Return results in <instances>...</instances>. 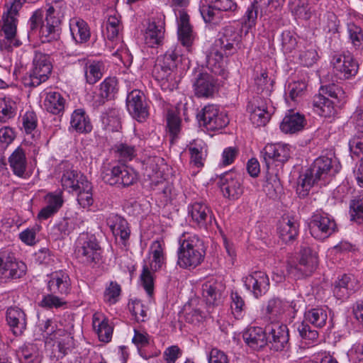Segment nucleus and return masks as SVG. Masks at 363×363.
Returning a JSON list of instances; mask_svg holds the SVG:
<instances>
[{"label": "nucleus", "mask_w": 363, "mask_h": 363, "mask_svg": "<svg viewBox=\"0 0 363 363\" xmlns=\"http://www.w3.org/2000/svg\"><path fill=\"white\" fill-rule=\"evenodd\" d=\"M337 172V167L334 168L331 158L327 157L317 158L313 165L299 176L297 193L299 196L305 197L313 185L315 184L325 185L330 182V177Z\"/></svg>", "instance_id": "f257e3e1"}, {"label": "nucleus", "mask_w": 363, "mask_h": 363, "mask_svg": "<svg viewBox=\"0 0 363 363\" xmlns=\"http://www.w3.org/2000/svg\"><path fill=\"white\" fill-rule=\"evenodd\" d=\"M242 40L241 31L231 25L224 27L218 40L220 50L213 49L207 56L208 66L215 74H221L223 66V56L231 55L240 48Z\"/></svg>", "instance_id": "f03ea898"}, {"label": "nucleus", "mask_w": 363, "mask_h": 363, "mask_svg": "<svg viewBox=\"0 0 363 363\" xmlns=\"http://www.w3.org/2000/svg\"><path fill=\"white\" fill-rule=\"evenodd\" d=\"M181 58L177 49H169L157 58L152 73L162 90L172 91L177 88L180 81L177 64Z\"/></svg>", "instance_id": "7ed1b4c3"}, {"label": "nucleus", "mask_w": 363, "mask_h": 363, "mask_svg": "<svg viewBox=\"0 0 363 363\" xmlns=\"http://www.w3.org/2000/svg\"><path fill=\"white\" fill-rule=\"evenodd\" d=\"M177 264L183 269L195 268L203 260V240L196 234L184 233L179 238Z\"/></svg>", "instance_id": "20e7f679"}, {"label": "nucleus", "mask_w": 363, "mask_h": 363, "mask_svg": "<svg viewBox=\"0 0 363 363\" xmlns=\"http://www.w3.org/2000/svg\"><path fill=\"white\" fill-rule=\"evenodd\" d=\"M38 0H13L11 6L7 9L2 16L3 25L0 35L4 36L0 40V49L4 51H11L13 48H18L21 45V41L17 38V18L18 10L22 5L28 1L35 3Z\"/></svg>", "instance_id": "39448f33"}, {"label": "nucleus", "mask_w": 363, "mask_h": 363, "mask_svg": "<svg viewBox=\"0 0 363 363\" xmlns=\"http://www.w3.org/2000/svg\"><path fill=\"white\" fill-rule=\"evenodd\" d=\"M67 9V4L64 0H47L45 20L41 26V35L44 38L43 42L57 39Z\"/></svg>", "instance_id": "423d86ee"}, {"label": "nucleus", "mask_w": 363, "mask_h": 363, "mask_svg": "<svg viewBox=\"0 0 363 363\" xmlns=\"http://www.w3.org/2000/svg\"><path fill=\"white\" fill-rule=\"evenodd\" d=\"M52 69L49 55L40 51H35L32 68L22 78L26 87L34 88L46 82Z\"/></svg>", "instance_id": "0eeeda50"}, {"label": "nucleus", "mask_w": 363, "mask_h": 363, "mask_svg": "<svg viewBox=\"0 0 363 363\" xmlns=\"http://www.w3.org/2000/svg\"><path fill=\"white\" fill-rule=\"evenodd\" d=\"M101 178L104 183L119 189L135 184L138 180L135 169L125 164L107 165L104 167Z\"/></svg>", "instance_id": "6e6552de"}, {"label": "nucleus", "mask_w": 363, "mask_h": 363, "mask_svg": "<svg viewBox=\"0 0 363 363\" xmlns=\"http://www.w3.org/2000/svg\"><path fill=\"white\" fill-rule=\"evenodd\" d=\"M75 254L80 262L95 264L101 259V248L94 235L81 234L77 240Z\"/></svg>", "instance_id": "1a4fd4ad"}, {"label": "nucleus", "mask_w": 363, "mask_h": 363, "mask_svg": "<svg viewBox=\"0 0 363 363\" xmlns=\"http://www.w3.org/2000/svg\"><path fill=\"white\" fill-rule=\"evenodd\" d=\"M188 214L197 228L208 230L217 222L211 207L204 201H194L188 206Z\"/></svg>", "instance_id": "9d476101"}, {"label": "nucleus", "mask_w": 363, "mask_h": 363, "mask_svg": "<svg viewBox=\"0 0 363 363\" xmlns=\"http://www.w3.org/2000/svg\"><path fill=\"white\" fill-rule=\"evenodd\" d=\"M311 235L318 240H324L337 230V225L332 216L323 211H315L308 223Z\"/></svg>", "instance_id": "9b49d317"}, {"label": "nucleus", "mask_w": 363, "mask_h": 363, "mask_svg": "<svg viewBox=\"0 0 363 363\" xmlns=\"http://www.w3.org/2000/svg\"><path fill=\"white\" fill-rule=\"evenodd\" d=\"M198 117L200 123L208 130H218L225 128L229 123V118L226 112L214 104L205 106L198 114Z\"/></svg>", "instance_id": "f8f14e48"}, {"label": "nucleus", "mask_w": 363, "mask_h": 363, "mask_svg": "<svg viewBox=\"0 0 363 363\" xmlns=\"http://www.w3.org/2000/svg\"><path fill=\"white\" fill-rule=\"evenodd\" d=\"M330 65L334 75L342 80L354 77L359 69L357 62L350 52L334 55Z\"/></svg>", "instance_id": "ddd939ff"}, {"label": "nucleus", "mask_w": 363, "mask_h": 363, "mask_svg": "<svg viewBox=\"0 0 363 363\" xmlns=\"http://www.w3.org/2000/svg\"><path fill=\"white\" fill-rule=\"evenodd\" d=\"M267 344L274 352L287 351L290 347L289 331L285 324L279 323L266 327Z\"/></svg>", "instance_id": "4468645a"}, {"label": "nucleus", "mask_w": 363, "mask_h": 363, "mask_svg": "<svg viewBox=\"0 0 363 363\" xmlns=\"http://www.w3.org/2000/svg\"><path fill=\"white\" fill-rule=\"evenodd\" d=\"M218 185L223 196L230 201L238 199L244 192L240 175L233 172L223 174L220 177Z\"/></svg>", "instance_id": "2eb2a0df"}, {"label": "nucleus", "mask_w": 363, "mask_h": 363, "mask_svg": "<svg viewBox=\"0 0 363 363\" xmlns=\"http://www.w3.org/2000/svg\"><path fill=\"white\" fill-rule=\"evenodd\" d=\"M317 264L316 254L310 247H304L301 251L298 264L288 266L287 271L295 279H301L309 276L315 269Z\"/></svg>", "instance_id": "dca6fc26"}, {"label": "nucleus", "mask_w": 363, "mask_h": 363, "mask_svg": "<svg viewBox=\"0 0 363 363\" xmlns=\"http://www.w3.org/2000/svg\"><path fill=\"white\" fill-rule=\"evenodd\" d=\"M165 33V16L157 12L150 20L145 33V43L151 48L162 43Z\"/></svg>", "instance_id": "f3484780"}, {"label": "nucleus", "mask_w": 363, "mask_h": 363, "mask_svg": "<svg viewBox=\"0 0 363 363\" xmlns=\"http://www.w3.org/2000/svg\"><path fill=\"white\" fill-rule=\"evenodd\" d=\"M126 106L131 116L138 122H143L149 116V107L143 92L138 89L130 91L126 99Z\"/></svg>", "instance_id": "a211bd4d"}, {"label": "nucleus", "mask_w": 363, "mask_h": 363, "mask_svg": "<svg viewBox=\"0 0 363 363\" xmlns=\"http://www.w3.org/2000/svg\"><path fill=\"white\" fill-rule=\"evenodd\" d=\"M27 267L17 260L11 253L0 255V278L9 280L22 277L26 272Z\"/></svg>", "instance_id": "6ab92c4d"}, {"label": "nucleus", "mask_w": 363, "mask_h": 363, "mask_svg": "<svg viewBox=\"0 0 363 363\" xmlns=\"http://www.w3.org/2000/svg\"><path fill=\"white\" fill-rule=\"evenodd\" d=\"M59 169L62 174L60 179L62 186L69 193H74L75 190L79 189L82 183L88 181L86 176L68 162H62Z\"/></svg>", "instance_id": "aec40b11"}, {"label": "nucleus", "mask_w": 363, "mask_h": 363, "mask_svg": "<svg viewBox=\"0 0 363 363\" xmlns=\"http://www.w3.org/2000/svg\"><path fill=\"white\" fill-rule=\"evenodd\" d=\"M291 153V146L281 143L267 144L261 152L267 169L274 162H286L290 158Z\"/></svg>", "instance_id": "412c9836"}, {"label": "nucleus", "mask_w": 363, "mask_h": 363, "mask_svg": "<svg viewBox=\"0 0 363 363\" xmlns=\"http://www.w3.org/2000/svg\"><path fill=\"white\" fill-rule=\"evenodd\" d=\"M224 291L225 286L213 277L206 279L201 286L202 297L209 306H218L222 303Z\"/></svg>", "instance_id": "4be33fe9"}, {"label": "nucleus", "mask_w": 363, "mask_h": 363, "mask_svg": "<svg viewBox=\"0 0 363 363\" xmlns=\"http://www.w3.org/2000/svg\"><path fill=\"white\" fill-rule=\"evenodd\" d=\"M47 289L50 293L61 296H67L72 289L71 279L64 270H57L48 275Z\"/></svg>", "instance_id": "5701e85b"}, {"label": "nucleus", "mask_w": 363, "mask_h": 363, "mask_svg": "<svg viewBox=\"0 0 363 363\" xmlns=\"http://www.w3.org/2000/svg\"><path fill=\"white\" fill-rule=\"evenodd\" d=\"M247 111L250 114L251 122L256 126L265 125L271 117L266 101L259 96L254 97L248 102Z\"/></svg>", "instance_id": "b1692460"}, {"label": "nucleus", "mask_w": 363, "mask_h": 363, "mask_svg": "<svg viewBox=\"0 0 363 363\" xmlns=\"http://www.w3.org/2000/svg\"><path fill=\"white\" fill-rule=\"evenodd\" d=\"M244 284L255 298H259L269 290V279L265 272L254 271L244 278Z\"/></svg>", "instance_id": "393cba45"}, {"label": "nucleus", "mask_w": 363, "mask_h": 363, "mask_svg": "<svg viewBox=\"0 0 363 363\" xmlns=\"http://www.w3.org/2000/svg\"><path fill=\"white\" fill-rule=\"evenodd\" d=\"M178 26V38L182 45L190 48L195 39V33L190 23L189 16L184 10L178 11L176 14Z\"/></svg>", "instance_id": "a878e982"}, {"label": "nucleus", "mask_w": 363, "mask_h": 363, "mask_svg": "<svg viewBox=\"0 0 363 363\" xmlns=\"http://www.w3.org/2000/svg\"><path fill=\"white\" fill-rule=\"evenodd\" d=\"M299 224L293 216L284 215L277 224V233L285 243L293 242L298 235Z\"/></svg>", "instance_id": "bb28decb"}, {"label": "nucleus", "mask_w": 363, "mask_h": 363, "mask_svg": "<svg viewBox=\"0 0 363 363\" xmlns=\"http://www.w3.org/2000/svg\"><path fill=\"white\" fill-rule=\"evenodd\" d=\"M193 88L196 96L208 98L216 90V82L212 75L206 72L199 73L194 79Z\"/></svg>", "instance_id": "cd10ccee"}, {"label": "nucleus", "mask_w": 363, "mask_h": 363, "mask_svg": "<svg viewBox=\"0 0 363 363\" xmlns=\"http://www.w3.org/2000/svg\"><path fill=\"white\" fill-rule=\"evenodd\" d=\"M107 225L115 237H119L123 245H126L130 235L127 220L116 213H110L106 220Z\"/></svg>", "instance_id": "c85d7f7f"}, {"label": "nucleus", "mask_w": 363, "mask_h": 363, "mask_svg": "<svg viewBox=\"0 0 363 363\" xmlns=\"http://www.w3.org/2000/svg\"><path fill=\"white\" fill-rule=\"evenodd\" d=\"M79 226L77 217H65L55 223L49 230V236L55 240L65 238Z\"/></svg>", "instance_id": "c756f323"}, {"label": "nucleus", "mask_w": 363, "mask_h": 363, "mask_svg": "<svg viewBox=\"0 0 363 363\" xmlns=\"http://www.w3.org/2000/svg\"><path fill=\"white\" fill-rule=\"evenodd\" d=\"M79 62L82 66L87 84L93 85L102 78L104 72V64L102 61L84 58L79 60Z\"/></svg>", "instance_id": "7c9ffc66"}, {"label": "nucleus", "mask_w": 363, "mask_h": 363, "mask_svg": "<svg viewBox=\"0 0 363 363\" xmlns=\"http://www.w3.org/2000/svg\"><path fill=\"white\" fill-rule=\"evenodd\" d=\"M271 0H254L247 8L244 15L241 18L242 27L250 30L255 28L257 24L258 12L262 15L263 9L267 7Z\"/></svg>", "instance_id": "2f4dec72"}, {"label": "nucleus", "mask_w": 363, "mask_h": 363, "mask_svg": "<svg viewBox=\"0 0 363 363\" xmlns=\"http://www.w3.org/2000/svg\"><path fill=\"white\" fill-rule=\"evenodd\" d=\"M242 337L245 342L253 350H259L267 344V331L261 327H249Z\"/></svg>", "instance_id": "473e14b6"}, {"label": "nucleus", "mask_w": 363, "mask_h": 363, "mask_svg": "<svg viewBox=\"0 0 363 363\" xmlns=\"http://www.w3.org/2000/svg\"><path fill=\"white\" fill-rule=\"evenodd\" d=\"M6 321L15 335H21L26 328V315L18 307H10L7 309Z\"/></svg>", "instance_id": "72a5a7b5"}, {"label": "nucleus", "mask_w": 363, "mask_h": 363, "mask_svg": "<svg viewBox=\"0 0 363 363\" xmlns=\"http://www.w3.org/2000/svg\"><path fill=\"white\" fill-rule=\"evenodd\" d=\"M43 105L45 110L54 115H63L67 101L58 91H50L45 94Z\"/></svg>", "instance_id": "f704fd0d"}, {"label": "nucleus", "mask_w": 363, "mask_h": 363, "mask_svg": "<svg viewBox=\"0 0 363 363\" xmlns=\"http://www.w3.org/2000/svg\"><path fill=\"white\" fill-rule=\"evenodd\" d=\"M306 125V119L303 115L290 111L283 118L280 129L283 133L294 134L302 130Z\"/></svg>", "instance_id": "c9c22d12"}, {"label": "nucleus", "mask_w": 363, "mask_h": 363, "mask_svg": "<svg viewBox=\"0 0 363 363\" xmlns=\"http://www.w3.org/2000/svg\"><path fill=\"white\" fill-rule=\"evenodd\" d=\"M149 255L151 270L157 271L162 269L166 260L164 241H153L150 247Z\"/></svg>", "instance_id": "e433bc0d"}, {"label": "nucleus", "mask_w": 363, "mask_h": 363, "mask_svg": "<svg viewBox=\"0 0 363 363\" xmlns=\"http://www.w3.org/2000/svg\"><path fill=\"white\" fill-rule=\"evenodd\" d=\"M69 30L72 39L77 43H83L90 38V30L87 23L77 17L69 20Z\"/></svg>", "instance_id": "4c0bfd02"}, {"label": "nucleus", "mask_w": 363, "mask_h": 363, "mask_svg": "<svg viewBox=\"0 0 363 363\" xmlns=\"http://www.w3.org/2000/svg\"><path fill=\"white\" fill-rule=\"evenodd\" d=\"M313 108L315 113L323 118H330L336 113L334 103L322 94H316L313 97Z\"/></svg>", "instance_id": "58836bf2"}, {"label": "nucleus", "mask_w": 363, "mask_h": 363, "mask_svg": "<svg viewBox=\"0 0 363 363\" xmlns=\"http://www.w3.org/2000/svg\"><path fill=\"white\" fill-rule=\"evenodd\" d=\"M70 127L79 133H88L91 131L90 118L84 108H77L72 112Z\"/></svg>", "instance_id": "ea45409f"}, {"label": "nucleus", "mask_w": 363, "mask_h": 363, "mask_svg": "<svg viewBox=\"0 0 363 363\" xmlns=\"http://www.w3.org/2000/svg\"><path fill=\"white\" fill-rule=\"evenodd\" d=\"M20 363H41L42 355L35 344L26 343L16 350Z\"/></svg>", "instance_id": "a19ab883"}, {"label": "nucleus", "mask_w": 363, "mask_h": 363, "mask_svg": "<svg viewBox=\"0 0 363 363\" xmlns=\"http://www.w3.org/2000/svg\"><path fill=\"white\" fill-rule=\"evenodd\" d=\"M9 163L13 174L19 177H23L27 167V159L25 150L18 147L9 157Z\"/></svg>", "instance_id": "79ce46f5"}, {"label": "nucleus", "mask_w": 363, "mask_h": 363, "mask_svg": "<svg viewBox=\"0 0 363 363\" xmlns=\"http://www.w3.org/2000/svg\"><path fill=\"white\" fill-rule=\"evenodd\" d=\"M333 292L334 296L340 300L347 299L353 292V282L350 275L343 274L335 281Z\"/></svg>", "instance_id": "37998d69"}, {"label": "nucleus", "mask_w": 363, "mask_h": 363, "mask_svg": "<svg viewBox=\"0 0 363 363\" xmlns=\"http://www.w3.org/2000/svg\"><path fill=\"white\" fill-rule=\"evenodd\" d=\"M191 162L197 167L203 166L207 155V146L201 140H195L189 146Z\"/></svg>", "instance_id": "c03bdc74"}, {"label": "nucleus", "mask_w": 363, "mask_h": 363, "mask_svg": "<svg viewBox=\"0 0 363 363\" xmlns=\"http://www.w3.org/2000/svg\"><path fill=\"white\" fill-rule=\"evenodd\" d=\"M328 320V312L323 308H314L305 312L303 322L310 323L314 327L320 328L325 325Z\"/></svg>", "instance_id": "a18cd8bd"}, {"label": "nucleus", "mask_w": 363, "mask_h": 363, "mask_svg": "<svg viewBox=\"0 0 363 363\" xmlns=\"http://www.w3.org/2000/svg\"><path fill=\"white\" fill-rule=\"evenodd\" d=\"M122 28L119 14L115 11H111L106 23L104 35L108 40H113L118 38Z\"/></svg>", "instance_id": "49530a36"}, {"label": "nucleus", "mask_w": 363, "mask_h": 363, "mask_svg": "<svg viewBox=\"0 0 363 363\" xmlns=\"http://www.w3.org/2000/svg\"><path fill=\"white\" fill-rule=\"evenodd\" d=\"M17 113L16 103L10 97L0 98V122L5 123L13 118Z\"/></svg>", "instance_id": "de8ad7c7"}, {"label": "nucleus", "mask_w": 363, "mask_h": 363, "mask_svg": "<svg viewBox=\"0 0 363 363\" xmlns=\"http://www.w3.org/2000/svg\"><path fill=\"white\" fill-rule=\"evenodd\" d=\"M101 121L105 128L112 132L118 131L121 127L120 111L116 108H109L101 116Z\"/></svg>", "instance_id": "09e8293b"}, {"label": "nucleus", "mask_w": 363, "mask_h": 363, "mask_svg": "<svg viewBox=\"0 0 363 363\" xmlns=\"http://www.w3.org/2000/svg\"><path fill=\"white\" fill-rule=\"evenodd\" d=\"M73 194H77V201L82 207L86 208L92 205V186L89 181L82 183L79 189L75 190Z\"/></svg>", "instance_id": "8fccbe9b"}, {"label": "nucleus", "mask_w": 363, "mask_h": 363, "mask_svg": "<svg viewBox=\"0 0 363 363\" xmlns=\"http://www.w3.org/2000/svg\"><path fill=\"white\" fill-rule=\"evenodd\" d=\"M177 107L170 108L167 112V123L170 135L177 138L181 130V118Z\"/></svg>", "instance_id": "3c124183"}, {"label": "nucleus", "mask_w": 363, "mask_h": 363, "mask_svg": "<svg viewBox=\"0 0 363 363\" xmlns=\"http://www.w3.org/2000/svg\"><path fill=\"white\" fill-rule=\"evenodd\" d=\"M298 334L306 345L316 344L318 342V333L316 330L312 329L311 327L305 322L298 323L297 326Z\"/></svg>", "instance_id": "603ef678"}, {"label": "nucleus", "mask_w": 363, "mask_h": 363, "mask_svg": "<svg viewBox=\"0 0 363 363\" xmlns=\"http://www.w3.org/2000/svg\"><path fill=\"white\" fill-rule=\"evenodd\" d=\"M348 38L356 50H363V28L353 22L347 24Z\"/></svg>", "instance_id": "864d4df0"}, {"label": "nucleus", "mask_w": 363, "mask_h": 363, "mask_svg": "<svg viewBox=\"0 0 363 363\" xmlns=\"http://www.w3.org/2000/svg\"><path fill=\"white\" fill-rule=\"evenodd\" d=\"M93 325L96 330L100 341L108 342L111 340L113 328L108 324L106 318L99 320L98 318H94Z\"/></svg>", "instance_id": "5fc2aeb1"}, {"label": "nucleus", "mask_w": 363, "mask_h": 363, "mask_svg": "<svg viewBox=\"0 0 363 363\" xmlns=\"http://www.w3.org/2000/svg\"><path fill=\"white\" fill-rule=\"evenodd\" d=\"M99 89L108 100L113 99L118 91V82L115 77H106L99 85Z\"/></svg>", "instance_id": "6e6d98bb"}, {"label": "nucleus", "mask_w": 363, "mask_h": 363, "mask_svg": "<svg viewBox=\"0 0 363 363\" xmlns=\"http://www.w3.org/2000/svg\"><path fill=\"white\" fill-rule=\"evenodd\" d=\"M67 302L64 300V296L57 294L50 293L43 296L40 301V306L48 309L60 308L65 306Z\"/></svg>", "instance_id": "4d7b16f0"}, {"label": "nucleus", "mask_w": 363, "mask_h": 363, "mask_svg": "<svg viewBox=\"0 0 363 363\" xmlns=\"http://www.w3.org/2000/svg\"><path fill=\"white\" fill-rule=\"evenodd\" d=\"M114 150L117 157L123 162L132 160L136 155L135 147L126 143L116 145Z\"/></svg>", "instance_id": "13d9d810"}, {"label": "nucleus", "mask_w": 363, "mask_h": 363, "mask_svg": "<svg viewBox=\"0 0 363 363\" xmlns=\"http://www.w3.org/2000/svg\"><path fill=\"white\" fill-rule=\"evenodd\" d=\"M200 13L206 23H211L216 25L221 21V13L212 4L201 6L200 7Z\"/></svg>", "instance_id": "bf43d9fd"}, {"label": "nucleus", "mask_w": 363, "mask_h": 363, "mask_svg": "<svg viewBox=\"0 0 363 363\" xmlns=\"http://www.w3.org/2000/svg\"><path fill=\"white\" fill-rule=\"evenodd\" d=\"M273 83V81L268 78V74L266 71H263L260 75L257 76L255 79L257 91L265 96H269L272 92Z\"/></svg>", "instance_id": "052dcab7"}, {"label": "nucleus", "mask_w": 363, "mask_h": 363, "mask_svg": "<svg viewBox=\"0 0 363 363\" xmlns=\"http://www.w3.org/2000/svg\"><path fill=\"white\" fill-rule=\"evenodd\" d=\"M286 304L279 298L270 299L266 306V314L269 319L276 318L285 311Z\"/></svg>", "instance_id": "680f3d73"}, {"label": "nucleus", "mask_w": 363, "mask_h": 363, "mask_svg": "<svg viewBox=\"0 0 363 363\" xmlns=\"http://www.w3.org/2000/svg\"><path fill=\"white\" fill-rule=\"evenodd\" d=\"M121 293V287L116 281H111L106 287L104 293L105 302L110 305L115 304L118 301Z\"/></svg>", "instance_id": "e2e57ef3"}, {"label": "nucleus", "mask_w": 363, "mask_h": 363, "mask_svg": "<svg viewBox=\"0 0 363 363\" xmlns=\"http://www.w3.org/2000/svg\"><path fill=\"white\" fill-rule=\"evenodd\" d=\"M351 216L353 220L359 219L363 221V190L354 196L350 202Z\"/></svg>", "instance_id": "0e129e2a"}, {"label": "nucleus", "mask_w": 363, "mask_h": 363, "mask_svg": "<svg viewBox=\"0 0 363 363\" xmlns=\"http://www.w3.org/2000/svg\"><path fill=\"white\" fill-rule=\"evenodd\" d=\"M306 87L307 85L304 81L293 82L289 84L286 92L289 97L296 101L305 94Z\"/></svg>", "instance_id": "69168bd1"}, {"label": "nucleus", "mask_w": 363, "mask_h": 363, "mask_svg": "<svg viewBox=\"0 0 363 363\" xmlns=\"http://www.w3.org/2000/svg\"><path fill=\"white\" fill-rule=\"evenodd\" d=\"M281 47L284 53H290L297 46V38L294 33L290 30H285L281 33Z\"/></svg>", "instance_id": "338daca9"}, {"label": "nucleus", "mask_w": 363, "mask_h": 363, "mask_svg": "<svg viewBox=\"0 0 363 363\" xmlns=\"http://www.w3.org/2000/svg\"><path fill=\"white\" fill-rule=\"evenodd\" d=\"M128 308L138 322L145 321L147 310L140 300H133L129 303Z\"/></svg>", "instance_id": "774afa93"}]
</instances>
